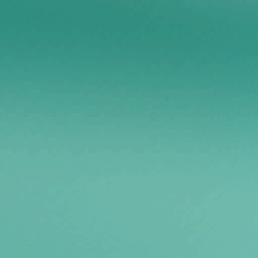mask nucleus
<instances>
[{
    "instance_id": "f257e3e1",
    "label": "nucleus",
    "mask_w": 258,
    "mask_h": 258,
    "mask_svg": "<svg viewBox=\"0 0 258 258\" xmlns=\"http://www.w3.org/2000/svg\"><path fill=\"white\" fill-rule=\"evenodd\" d=\"M5 34H26V33H1V38L4 36Z\"/></svg>"
}]
</instances>
